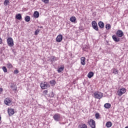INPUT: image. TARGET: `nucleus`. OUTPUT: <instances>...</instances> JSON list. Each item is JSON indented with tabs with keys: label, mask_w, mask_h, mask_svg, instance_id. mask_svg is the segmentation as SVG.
Wrapping results in <instances>:
<instances>
[{
	"label": "nucleus",
	"mask_w": 128,
	"mask_h": 128,
	"mask_svg": "<svg viewBox=\"0 0 128 128\" xmlns=\"http://www.w3.org/2000/svg\"><path fill=\"white\" fill-rule=\"evenodd\" d=\"M53 118L55 122H60L62 115L60 114L56 113L54 115Z\"/></svg>",
	"instance_id": "f257e3e1"
},
{
	"label": "nucleus",
	"mask_w": 128,
	"mask_h": 128,
	"mask_svg": "<svg viewBox=\"0 0 128 128\" xmlns=\"http://www.w3.org/2000/svg\"><path fill=\"white\" fill-rule=\"evenodd\" d=\"M94 94L95 98H98V100H100L104 96V94L100 92H95Z\"/></svg>",
	"instance_id": "f03ea898"
},
{
	"label": "nucleus",
	"mask_w": 128,
	"mask_h": 128,
	"mask_svg": "<svg viewBox=\"0 0 128 128\" xmlns=\"http://www.w3.org/2000/svg\"><path fill=\"white\" fill-rule=\"evenodd\" d=\"M126 92V90L125 88H122L117 92V94L118 96H122Z\"/></svg>",
	"instance_id": "7ed1b4c3"
},
{
	"label": "nucleus",
	"mask_w": 128,
	"mask_h": 128,
	"mask_svg": "<svg viewBox=\"0 0 128 128\" xmlns=\"http://www.w3.org/2000/svg\"><path fill=\"white\" fill-rule=\"evenodd\" d=\"M7 42L8 46L10 47L14 46V40L12 38V37L8 38L7 39Z\"/></svg>",
	"instance_id": "20e7f679"
},
{
	"label": "nucleus",
	"mask_w": 128,
	"mask_h": 128,
	"mask_svg": "<svg viewBox=\"0 0 128 128\" xmlns=\"http://www.w3.org/2000/svg\"><path fill=\"white\" fill-rule=\"evenodd\" d=\"M92 28H93L94 30L98 32V23L95 20H94L92 22Z\"/></svg>",
	"instance_id": "39448f33"
},
{
	"label": "nucleus",
	"mask_w": 128,
	"mask_h": 128,
	"mask_svg": "<svg viewBox=\"0 0 128 128\" xmlns=\"http://www.w3.org/2000/svg\"><path fill=\"white\" fill-rule=\"evenodd\" d=\"M40 86L42 90H45L46 88H50V86L48 82H44V83H41L40 84Z\"/></svg>",
	"instance_id": "423d86ee"
},
{
	"label": "nucleus",
	"mask_w": 128,
	"mask_h": 128,
	"mask_svg": "<svg viewBox=\"0 0 128 128\" xmlns=\"http://www.w3.org/2000/svg\"><path fill=\"white\" fill-rule=\"evenodd\" d=\"M88 124H90V126L92 128H96V121L92 119H90L88 122Z\"/></svg>",
	"instance_id": "0eeeda50"
},
{
	"label": "nucleus",
	"mask_w": 128,
	"mask_h": 128,
	"mask_svg": "<svg viewBox=\"0 0 128 128\" xmlns=\"http://www.w3.org/2000/svg\"><path fill=\"white\" fill-rule=\"evenodd\" d=\"M12 100L8 98H6L4 100V102L6 106H10L12 104Z\"/></svg>",
	"instance_id": "6e6552de"
},
{
	"label": "nucleus",
	"mask_w": 128,
	"mask_h": 128,
	"mask_svg": "<svg viewBox=\"0 0 128 128\" xmlns=\"http://www.w3.org/2000/svg\"><path fill=\"white\" fill-rule=\"evenodd\" d=\"M116 35L118 38H122L124 36V32L122 30H118L116 32Z\"/></svg>",
	"instance_id": "1a4fd4ad"
},
{
	"label": "nucleus",
	"mask_w": 128,
	"mask_h": 128,
	"mask_svg": "<svg viewBox=\"0 0 128 128\" xmlns=\"http://www.w3.org/2000/svg\"><path fill=\"white\" fill-rule=\"evenodd\" d=\"M8 112L10 116H12L13 114H14V110L12 108H8Z\"/></svg>",
	"instance_id": "9d476101"
},
{
	"label": "nucleus",
	"mask_w": 128,
	"mask_h": 128,
	"mask_svg": "<svg viewBox=\"0 0 128 128\" xmlns=\"http://www.w3.org/2000/svg\"><path fill=\"white\" fill-rule=\"evenodd\" d=\"M50 60L51 62V64H54V62H56V60H58V58L54 56H52L50 57Z\"/></svg>",
	"instance_id": "9b49d317"
},
{
	"label": "nucleus",
	"mask_w": 128,
	"mask_h": 128,
	"mask_svg": "<svg viewBox=\"0 0 128 128\" xmlns=\"http://www.w3.org/2000/svg\"><path fill=\"white\" fill-rule=\"evenodd\" d=\"M62 40V34L58 35L56 38V42H60Z\"/></svg>",
	"instance_id": "f8f14e48"
},
{
	"label": "nucleus",
	"mask_w": 128,
	"mask_h": 128,
	"mask_svg": "<svg viewBox=\"0 0 128 128\" xmlns=\"http://www.w3.org/2000/svg\"><path fill=\"white\" fill-rule=\"evenodd\" d=\"M112 38L116 42H118L120 40V38H116V36L114 34L112 36Z\"/></svg>",
	"instance_id": "ddd939ff"
},
{
	"label": "nucleus",
	"mask_w": 128,
	"mask_h": 128,
	"mask_svg": "<svg viewBox=\"0 0 128 128\" xmlns=\"http://www.w3.org/2000/svg\"><path fill=\"white\" fill-rule=\"evenodd\" d=\"M80 62L82 66H86V58L82 57L80 58Z\"/></svg>",
	"instance_id": "4468645a"
},
{
	"label": "nucleus",
	"mask_w": 128,
	"mask_h": 128,
	"mask_svg": "<svg viewBox=\"0 0 128 128\" xmlns=\"http://www.w3.org/2000/svg\"><path fill=\"white\" fill-rule=\"evenodd\" d=\"M98 26L100 28H104V24L102 21L98 22Z\"/></svg>",
	"instance_id": "2eb2a0df"
},
{
	"label": "nucleus",
	"mask_w": 128,
	"mask_h": 128,
	"mask_svg": "<svg viewBox=\"0 0 128 128\" xmlns=\"http://www.w3.org/2000/svg\"><path fill=\"white\" fill-rule=\"evenodd\" d=\"M34 16L35 18H38L40 16V13L38 11H35L34 14Z\"/></svg>",
	"instance_id": "dca6fc26"
},
{
	"label": "nucleus",
	"mask_w": 128,
	"mask_h": 128,
	"mask_svg": "<svg viewBox=\"0 0 128 128\" xmlns=\"http://www.w3.org/2000/svg\"><path fill=\"white\" fill-rule=\"evenodd\" d=\"M112 126V123L110 121L108 122L106 124V128H111Z\"/></svg>",
	"instance_id": "f3484780"
},
{
	"label": "nucleus",
	"mask_w": 128,
	"mask_h": 128,
	"mask_svg": "<svg viewBox=\"0 0 128 128\" xmlns=\"http://www.w3.org/2000/svg\"><path fill=\"white\" fill-rule=\"evenodd\" d=\"M16 20H22V14H16Z\"/></svg>",
	"instance_id": "a211bd4d"
},
{
	"label": "nucleus",
	"mask_w": 128,
	"mask_h": 128,
	"mask_svg": "<svg viewBox=\"0 0 128 128\" xmlns=\"http://www.w3.org/2000/svg\"><path fill=\"white\" fill-rule=\"evenodd\" d=\"M92 76H94V72H90L88 74V78H92Z\"/></svg>",
	"instance_id": "6ab92c4d"
},
{
	"label": "nucleus",
	"mask_w": 128,
	"mask_h": 128,
	"mask_svg": "<svg viewBox=\"0 0 128 128\" xmlns=\"http://www.w3.org/2000/svg\"><path fill=\"white\" fill-rule=\"evenodd\" d=\"M110 106H112V105H110V103L105 104L104 105V107L106 108H110Z\"/></svg>",
	"instance_id": "aec40b11"
},
{
	"label": "nucleus",
	"mask_w": 128,
	"mask_h": 128,
	"mask_svg": "<svg viewBox=\"0 0 128 128\" xmlns=\"http://www.w3.org/2000/svg\"><path fill=\"white\" fill-rule=\"evenodd\" d=\"M76 18L75 16H72L70 18V21L72 22H76Z\"/></svg>",
	"instance_id": "412c9836"
},
{
	"label": "nucleus",
	"mask_w": 128,
	"mask_h": 128,
	"mask_svg": "<svg viewBox=\"0 0 128 128\" xmlns=\"http://www.w3.org/2000/svg\"><path fill=\"white\" fill-rule=\"evenodd\" d=\"M50 84H51V86H54L56 84V82L55 80H52L50 81Z\"/></svg>",
	"instance_id": "4be33fe9"
},
{
	"label": "nucleus",
	"mask_w": 128,
	"mask_h": 128,
	"mask_svg": "<svg viewBox=\"0 0 128 128\" xmlns=\"http://www.w3.org/2000/svg\"><path fill=\"white\" fill-rule=\"evenodd\" d=\"M24 20H26L27 22H30V16H26L24 18Z\"/></svg>",
	"instance_id": "5701e85b"
},
{
	"label": "nucleus",
	"mask_w": 128,
	"mask_h": 128,
	"mask_svg": "<svg viewBox=\"0 0 128 128\" xmlns=\"http://www.w3.org/2000/svg\"><path fill=\"white\" fill-rule=\"evenodd\" d=\"M64 70V67H60L57 70L58 72V73L62 72V70Z\"/></svg>",
	"instance_id": "b1692460"
},
{
	"label": "nucleus",
	"mask_w": 128,
	"mask_h": 128,
	"mask_svg": "<svg viewBox=\"0 0 128 128\" xmlns=\"http://www.w3.org/2000/svg\"><path fill=\"white\" fill-rule=\"evenodd\" d=\"M83 50H84V52H88V46L86 45L84 46Z\"/></svg>",
	"instance_id": "393cba45"
},
{
	"label": "nucleus",
	"mask_w": 128,
	"mask_h": 128,
	"mask_svg": "<svg viewBox=\"0 0 128 128\" xmlns=\"http://www.w3.org/2000/svg\"><path fill=\"white\" fill-rule=\"evenodd\" d=\"M4 6H6L10 4V0H5L4 1Z\"/></svg>",
	"instance_id": "a878e982"
},
{
	"label": "nucleus",
	"mask_w": 128,
	"mask_h": 128,
	"mask_svg": "<svg viewBox=\"0 0 128 128\" xmlns=\"http://www.w3.org/2000/svg\"><path fill=\"white\" fill-rule=\"evenodd\" d=\"M106 30H110L112 28V26L110 24H106Z\"/></svg>",
	"instance_id": "bb28decb"
},
{
	"label": "nucleus",
	"mask_w": 128,
	"mask_h": 128,
	"mask_svg": "<svg viewBox=\"0 0 128 128\" xmlns=\"http://www.w3.org/2000/svg\"><path fill=\"white\" fill-rule=\"evenodd\" d=\"M113 74H118V70L114 68L113 69Z\"/></svg>",
	"instance_id": "cd10ccee"
},
{
	"label": "nucleus",
	"mask_w": 128,
	"mask_h": 128,
	"mask_svg": "<svg viewBox=\"0 0 128 128\" xmlns=\"http://www.w3.org/2000/svg\"><path fill=\"white\" fill-rule=\"evenodd\" d=\"M40 32V29H37L34 32L35 36H38Z\"/></svg>",
	"instance_id": "c85d7f7f"
},
{
	"label": "nucleus",
	"mask_w": 128,
	"mask_h": 128,
	"mask_svg": "<svg viewBox=\"0 0 128 128\" xmlns=\"http://www.w3.org/2000/svg\"><path fill=\"white\" fill-rule=\"evenodd\" d=\"M2 70L4 72H8V69L6 68V67L3 66L2 68Z\"/></svg>",
	"instance_id": "c756f323"
},
{
	"label": "nucleus",
	"mask_w": 128,
	"mask_h": 128,
	"mask_svg": "<svg viewBox=\"0 0 128 128\" xmlns=\"http://www.w3.org/2000/svg\"><path fill=\"white\" fill-rule=\"evenodd\" d=\"M79 30H84V26H82V25L80 24Z\"/></svg>",
	"instance_id": "7c9ffc66"
},
{
	"label": "nucleus",
	"mask_w": 128,
	"mask_h": 128,
	"mask_svg": "<svg viewBox=\"0 0 128 128\" xmlns=\"http://www.w3.org/2000/svg\"><path fill=\"white\" fill-rule=\"evenodd\" d=\"M7 68H12V65L10 64V63H8L7 64Z\"/></svg>",
	"instance_id": "2f4dec72"
},
{
	"label": "nucleus",
	"mask_w": 128,
	"mask_h": 128,
	"mask_svg": "<svg viewBox=\"0 0 128 128\" xmlns=\"http://www.w3.org/2000/svg\"><path fill=\"white\" fill-rule=\"evenodd\" d=\"M50 98H54V92H50Z\"/></svg>",
	"instance_id": "473e14b6"
},
{
	"label": "nucleus",
	"mask_w": 128,
	"mask_h": 128,
	"mask_svg": "<svg viewBox=\"0 0 128 128\" xmlns=\"http://www.w3.org/2000/svg\"><path fill=\"white\" fill-rule=\"evenodd\" d=\"M42 2L44 4H48L50 0H42Z\"/></svg>",
	"instance_id": "72a5a7b5"
},
{
	"label": "nucleus",
	"mask_w": 128,
	"mask_h": 128,
	"mask_svg": "<svg viewBox=\"0 0 128 128\" xmlns=\"http://www.w3.org/2000/svg\"><path fill=\"white\" fill-rule=\"evenodd\" d=\"M96 118H98L100 117V114L96 113L95 114Z\"/></svg>",
	"instance_id": "f704fd0d"
},
{
	"label": "nucleus",
	"mask_w": 128,
	"mask_h": 128,
	"mask_svg": "<svg viewBox=\"0 0 128 128\" xmlns=\"http://www.w3.org/2000/svg\"><path fill=\"white\" fill-rule=\"evenodd\" d=\"M18 72H18V70H14V74H18Z\"/></svg>",
	"instance_id": "c9c22d12"
},
{
	"label": "nucleus",
	"mask_w": 128,
	"mask_h": 128,
	"mask_svg": "<svg viewBox=\"0 0 128 128\" xmlns=\"http://www.w3.org/2000/svg\"><path fill=\"white\" fill-rule=\"evenodd\" d=\"M2 92H4V90L2 88H0V94H2Z\"/></svg>",
	"instance_id": "e433bc0d"
},
{
	"label": "nucleus",
	"mask_w": 128,
	"mask_h": 128,
	"mask_svg": "<svg viewBox=\"0 0 128 128\" xmlns=\"http://www.w3.org/2000/svg\"><path fill=\"white\" fill-rule=\"evenodd\" d=\"M17 88L15 86L12 88V90H16Z\"/></svg>",
	"instance_id": "4c0bfd02"
},
{
	"label": "nucleus",
	"mask_w": 128,
	"mask_h": 128,
	"mask_svg": "<svg viewBox=\"0 0 128 128\" xmlns=\"http://www.w3.org/2000/svg\"><path fill=\"white\" fill-rule=\"evenodd\" d=\"M2 40L0 37V44H2Z\"/></svg>",
	"instance_id": "58836bf2"
},
{
	"label": "nucleus",
	"mask_w": 128,
	"mask_h": 128,
	"mask_svg": "<svg viewBox=\"0 0 128 128\" xmlns=\"http://www.w3.org/2000/svg\"><path fill=\"white\" fill-rule=\"evenodd\" d=\"M44 94H48V90H44Z\"/></svg>",
	"instance_id": "ea45409f"
},
{
	"label": "nucleus",
	"mask_w": 128,
	"mask_h": 128,
	"mask_svg": "<svg viewBox=\"0 0 128 128\" xmlns=\"http://www.w3.org/2000/svg\"><path fill=\"white\" fill-rule=\"evenodd\" d=\"M14 86H11L10 88H14Z\"/></svg>",
	"instance_id": "a19ab883"
},
{
	"label": "nucleus",
	"mask_w": 128,
	"mask_h": 128,
	"mask_svg": "<svg viewBox=\"0 0 128 128\" xmlns=\"http://www.w3.org/2000/svg\"><path fill=\"white\" fill-rule=\"evenodd\" d=\"M2 120V116H0V122Z\"/></svg>",
	"instance_id": "79ce46f5"
},
{
	"label": "nucleus",
	"mask_w": 128,
	"mask_h": 128,
	"mask_svg": "<svg viewBox=\"0 0 128 128\" xmlns=\"http://www.w3.org/2000/svg\"><path fill=\"white\" fill-rule=\"evenodd\" d=\"M40 28H42V26H40Z\"/></svg>",
	"instance_id": "37998d69"
},
{
	"label": "nucleus",
	"mask_w": 128,
	"mask_h": 128,
	"mask_svg": "<svg viewBox=\"0 0 128 128\" xmlns=\"http://www.w3.org/2000/svg\"><path fill=\"white\" fill-rule=\"evenodd\" d=\"M13 52H14V50H12Z\"/></svg>",
	"instance_id": "c03bdc74"
},
{
	"label": "nucleus",
	"mask_w": 128,
	"mask_h": 128,
	"mask_svg": "<svg viewBox=\"0 0 128 128\" xmlns=\"http://www.w3.org/2000/svg\"><path fill=\"white\" fill-rule=\"evenodd\" d=\"M59 124H62V123H60V122Z\"/></svg>",
	"instance_id": "a18cd8bd"
},
{
	"label": "nucleus",
	"mask_w": 128,
	"mask_h": 128,
	"mask_svg": "<svg viewBox=\"0 0 128 128\" xmlns=\"http://www.w3.org/2000/svg\"><path fill=\"white\" fill-rule=\"evenodd\" d=\"M0 124H2V121H0Z\"/></svg>",
	"instance_id": "49530a36"
}]
</instances>
